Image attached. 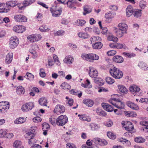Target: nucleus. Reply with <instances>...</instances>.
I'll return each mask as SVG.
<instances>
[{
  "instance_id": "1",
  "label": "nucleus",
  "mask_w": 148,
  "mask_h": 148,
  "mask_svg": "<svg viewBox=\"0 0 148 148\" xmlns=\"http://www.w3.org/2000/svg\"><path fill=\"white\" fill-rule=\"evenodd\" d=\"M109 72L111 75L116 79L121 78L123 75L122 72L115 67L110 69Z\"/></svg>"
},
{
  "instance_id": "2",
  "label": "nucleus",
  "mask_w": 148,
  "mask_h": 148,
  "mask_svg": "<svg viewBox=\"0 0 148 148\" xmlns=\"http://www.w3.org/2000/svg\"><path fill=\"white\" fill-rule=\"evenodd\" d=\"M9 46L11 49L16 48L19 43V40L16 36L11 37L9 40Z\"/></svg>"
},
{
  "instance_id": "3",
  "label": "nucleus",
  "mask_w": 148,
  "mask_h": 148,
  "mask_svg": "<svg viewBox=\"0 0 148 148\" xmlns=\"http://www.w3.org/2000/svg\"><path fill=\"white\" fill-rule=\"evenodd\" d=\"M81 57L84 59L89 61H90V60H97L99 58L98 56L94 53L83 54L82 55Z\"/></svg>"
},
{
  "instance_id": "4",
  "label": "nucleus",
  "mask_w": 148,
  "mask_h": 148,
  "mask_svg": "<svg viewBox=\"0 0 148 148\" xmlns=\"http://www.w3.org/2000/svg\"><path fill=\"white\" fill-rule=\"evenodd\" d=\"M67 122V117L66 115H61L57 118L56 124L59 126H63Z\"/></svg>"
},
{
  "instance_id": "5",
  "label": "nucleus",
  "mask_w": 148,
  "mask_h": 148,
  "mask_svg": "<svg viewBox=\"0 0 148 148\" xmlns=\"http://www.w3.org/2000/svg\"><path fill=\"white\" fill-rule=\"evenodd\" d=\"M50 11L53 16L58 17L61 14L62 9L61 8H57L53 6L51 8Z\"/></svg>"
},
{
  "instance_id": "6",
  "label": "nucleus",
  "mask_w": 148,
  "mask_h": 148,
  "mask_svg": "<svg viewBox=\"0 0 148 148\" xmlns=\"http://www.w3.org/2000/svg\"><path fill=\"white\" fill-rule=\"evenodd\" d=\"M130 90L134 95H141L142 93L139 92L140 89L135 85L131 86L130 87Z\"/></svg>"
},
{
  "instance_id": "7",
  "label": "nucleus",
  "mask_w": 148,
  "mask_h": 148,
  "mask_svg": "<svg viewBox=\"0 0 148 148\" xmlns=\"http://www.w3.org/2000/svg\"><path fill=\"white\" fill-rule=\"evenodd\" d=\"M34 106V103L32 102H30L23 105L22 106L21 109L23 111L27 112L32 110Z\"/></svg>"
},
{
  "instance_id": "8",
  "label": "nucleus",
  "mask_w": 148,
  "mask_h": 148,
  "mask_svg": "<svg viewBox=\"0 0 148 148\" xmlns=\"http://www.w3.org/2000/svg\"><path fill=\"white\" fill-rule=\"evenodd\" d=\"M126 28H115L114 32L118 37H121L125 33H126Z\"/></svg>"
},
{
  "instance_id": "9",
  "label": "nucleus",
  "mask_w": 148,
  "mask_h": 148,
  "mask_svg": "<svg viewBox=\"0 0 148 148\" xmlns=\"http://www.w3.org/2000/svg\"><path fill=\"white\" fill-rule=\"evenodd\" d=\"M15 20L17 22H25L27 19V18L21 14L16 15L14 17Z\"/></svg>"
},
{
  "instance_id": "10",
  "label": "nucleus",
  "mask_w": 148,
  "mask_h": 148,
  "mask_svg": "<svg viewBox=\"0 0 148 148\" xmlns=\"http://www.w3.org/2000/svg\"><path fill=\"white\" fill-rule=\"evenodd\" d=\"M65 110V108L64 106L62 105H57L55 107L54 111L55 112L64 113Z\"/></svg>"
},
{
  "instance_id": "11",
  "label": "nucleus",
  "mask_w": 148,
  "mask_h": 148,
  "mask_svg": "<svg viewBox=\"0 0 148 148\" xmlns=\"http://www.w3.org/2000/svg\"><path fill=\"white\" fill-rule=\"evenodd\" d=\"M89 74L91 77L95 78L98 75L97 71L92 67H89Z\"/></svg>"
},
{
  "instance_id": "12",
  "label": "nucleus",
  "mask_w": 148,
  "mask_h": 148,
  "mask_svg": "<svg viewBox=\"0 0 148 148\" xmlns=\"http://www.w3.org/2000/svg\"><path fill=\"white\" fill-rule=\"evenodd\" d=\"M134 10L131 5L128 6L126 9L127 17H129L131 16L134 13Z\"/></svg>"
},
{
  "instance_id": "13",
  "label": "nucleus",
  "mask_w": 148,
  "mask_h": 148,
  "mask_svg": "<svg viewBox=\"0 0 148 148\" xmlns=\"http://www.w3.org/2000/svg\"><path fill=\"white\" fill-rule=\"evenodd\" d=\"M101 105L103 108L108 112H111L113 110V108L112 106L108 103H102L101 104Z\"/></svg>"
},
{
  "instance_id": "14",
  "label": "nucleus",
  "mask_w": 148,
  "mask_h": 148,
  "mask_svg": "<svg viewBox=\"0 0 148 148\" xmlns=\"http://www.w3.org/2000/svg\"><path fill=\"white\" fill-rule=\"evenodd\" d=\"M115 14L114 12H109L105 14V17L107 20L112 21V19L114 17Z\"/></svg>"
},
{
  "instance_id": "15",
  "label": "nucleus",
  "mask_w": 148,
  "mask_h": 148,
  "mask_svg": "<svg viewBox=\"0 0 148 148\" xmlns=\"http://www.w3.org/2000/svg\"><path fill=\"white\" fill-rule=\"evenodd\" d=\"M126 104L129 107L133 109L136 110H139V108L137 105L130 101H127Z\"/></svg>"
},
{
  "instance_id": "16",
  "label": "nucleus",
  "mask_w": 148,
  "mask_h": 148,
  "mask_svg": "<svg viewBox=\"0 0 148 148\" xmlns=\"http://www.w3.org/2000/svg\"><path fill=\"white\" fill-rule=\"evenodd\" d=\"M124 127L126 130L130 132H131V131L134 129L133 125L131 122L130 121L127 122V123L125 124Z\"/></svg>"
},
{
  "instance_id": "17",
  "label": "nucleus",
  "mask_w": 148,
  "mask_h": 148,
  "mask_svg": "<svg viewBox=\"0 0 148 148\" xmlns=\"http://www.w3.org/2000/svg\"><path fill=\"white\" fill-rule=\"evenodd\" d=\"M113 60L116 62L121 63L123 62V57L120 56H115L113 58Z\"/></svg>"
},
{
  "instance_id": "18",
  "label": "nucleus",
  "mask_w": 148,
  "mask_h": 148,
  "mask_svg": "<svg viewBox=\"0 0 148 148\" xmlns=\"http://www.w3.org/2000/svg\"><path fill=\"white\" fill-rule=\"evenodd\" d=\"M73 61V58L70 56H66L63 60L64 62L67 64H71Z\"/></svg>"
},
{
  "instance_id": "19",
  "label": "nucleus",
  "mask_w": 148,
  "mask_h": 148,
  "mask_svg": "<svg viewBox=\"0 0 148 148\" xmlns=\"http://www.w3.org/2000/svg\"><path fill=\"white\" fill-rule=\"evenodd\" d=\"M16 92L19 95H22L24 94L25 89L22 86H18L16 88Z\"/></svg>"
},
{
  "instance_id": "20",
  "label": "nucleus",
  "mask_w": 148,
  "mask_h": 148,
  "mask_svg": "<svg viewBox=\"0 0 148 148\" xmlns=\"http://www.w3.org/2000/svg\"><path fill=\"white\" fill-rule=\"evenodd\" d=\"M18 3L16 1H10L7 2L6 5L8 6L14 7L18 4Z\"/></svg>"
},
{
  "instance_id": "21",
  "label": "nucleus",
  "mask_w": 148,
  "mask_h": 148,
  "mask_svg": "<svg viewBox=\"0 0 148 148\" xmlns=\"http://www.w3.org/2000/svg\"><path fill=\"white\" fill-rule=\"evenodd\" d=\"M39 104L42 106H47V100L45 97H42L38 101Z\"/></svg>"
},
{
  "instance_id": "22",
  "label": "nucleus",
  "mask_w": 148,
  "mask_h": 148,
  "mask_svg": "<svg viewBox=\"0 0 148 148\" xmlns=\"http://www.w3.org/2000/svg\"><path fill=\"white\" fill-rule=\"evenodd\" d=\"M115 106L119 109H121L124 108V104L121 101H116Z\"/></svg>"
},
{
  "instance_id": "23",
  "label": "nucleus",
  "mask_w": 148,
  "mask_h": 148,
  "mask_svg": "<svg viewBox=\"0 0 148 148\" xmlns=\"http://www.w3.org/2000/svg\"><path fill=\"white\" fill-rule=\"evenodd\" d=\"M83 102L88 107L92 106L94 104V102L92 100L89 99L84 100Z\"/></svg>"
},
{
  "instance_id": "24",
  "label": "nucleus",
  "mask_w": 148,
  "mask_h": 148,
  "mask_svg": "<svg viewBox=\"0 0 148 148\" xmlns=\"http://www.w3.org/2000/svg\"><path fill=\"white\" fill-rule=\"evenodd\" d=\"M138 66L143 70H148V66L145 62L143 61H141L139 62L138 64Z\"/></svg>"
},
{
  "instance_id": "25",
  "label": "nucleus",
  "mask_w": 148,
  "mask_h": 148,
  "mask_svg": "<svg viewBox=\"0 0 148 148\" xmlns=\"http://www.w3.org/2000/svg\"><path fill=\"white\" fill-rule=\"evenodd\" d=\"M118 88L119 90L123 93H126L127 92L128 90L126 88L122 85H119L118 86Z\"/></svg>"
},
{
  "instance_id": "26",
  "label": "nucleus",
  "mask_w": 148,
  "mask_h": 148,
  "mask_svg": "<svg viewBox=\"0 0 148 148\" xmlns=\"http://www.w3.org/2000/svg\"><path fill=\"white\" fill-rule=\"evenodd\" d=\"M93 48L95 49H100L102 47V43L100 42H96L92 45Z\"/></svg>"
},
{
  "instance_id": "27",
  "label": "nucleus",
  "mask_w": 148,
  "mask_h": 148,
  "mask_svg": "<svg viewBox=\"0 0 148 148\" xmlns=\"http://www.w3.org/2000/svg\"><path fill=\"white\" fill-rule=\"evenodd\" d=\"M78 116L79 117V119L83 121H86L88 122H90L91 121L90 119L88 116H86L85 115L79 114Z\"/></svg>"
},
{
  "instance_id": "28",
  "label": "nucleus",
  "mask_w": 148,
  "mask_h": 148,
  "mask_svg": "<svg viewBox=\"0 0 148 148\" xmlns=\"http://www.w3.org/2000/svg\"><path fill=\"white\" fill-rule=\"evenodd\" d=\"M141 11V10L138 9L134 10L133 14L134 16L137 18L140 17L142 14Z\"/></svg>"
},
{
  "instance_id": "29",
  "label": "nucleus",
  "mask_w": 148,
  "mask_h": 148,
  "mask_svg": "<svg viewBox=\"0 0 148 148\" xmlns=\"http://www.w3.org/2000/svg\"><path fill=\"white\" fill-rule=\"evenodd\" d=\"M13 146L16 148H23V146L22 145L21 141L18 140L15 141L13 144Z\"/></svg>"
},
{
  "instance_id": "30",
  "label": "nucleus",
  "mask_w": 148,
  "mask_h": 148,
  "mask_svg": "<svg viewBox=\"0 0 148 148\" xmlns=\"http://www.w3.org/2000/svg\"><path fill=\"white\" fill-rule=\"evenodd\" d=\"M9 105H8V106H0V112L3 113L6 112L9 109Z\"/></svg>"
},
{
  "instance_id": "31",
  "label": "nucleus",
  "mask_w": 148,
  "mask_h": 148,
  "mask_svg": "<svg viewBox=\"0 0 148 148\" xmlns=\"http://www.w3.org/2000/svg\"><path fill=\"white\" fill-rule=\"evenodd\" d=\"M25 121V119L24 118L21 117L17 119L14 121V123L16 124H21L24 123Z\"/></svg>"
},
{
  "instance_id": "32",
  "label": "nucleus",
  "mask_w": 148,
  "mask_h": 148,
  "mask_svg": "<svg viewBox=\"0 0 148 148\" xmlns=\"http://www.w3.org/2000/svg\"><path fill=\"white\" fill-rule=\"evenodd\" d=\"M84 12L83 14L84 15H86V14L90 13L91 12V10L89 8L88 6L87 5L84 6Z\"/></svg>"
},
{
  "instance_id": "33",
  "label": "nucleus",
  "mask_w": 148,
  "mask_h": 148,
  "mask_svg": "<svg viewBox=\"0 0 148 148\" xmlns=\"http://www.w3.org/2000/svg\"><path fill=\"white\" fill-rule=\"evenodd\" d=\"M107 38L108 40L112 41L114 42H116L118 41V38L116 37H114L111 34H110V35L108 36Z\"/></svg>"
},
{
  "instance_id": "34",
  "label": "nucleus",
  "mask_w": 148,
  "mask_h": 148,
  "mask_svg": "<svg viewBox=\"0 0 148 148\" xmlns=\"http://www.w3.org/2000/svg\"><path fill=\"white\" fill-rule=\"evenodd\" d=\"M96 112L98 115L101 116H105L106 115V112L101 109H97L96 110Z\"/></svg>"
},
{
  "instance_id": "35",
  "label": "nucleus",
  "mask_w": 148,
  "mask_h": 148,
  "mask_svg": "<svg viewBox=\"0 0 148 148\" xmlns=\"http://www.w3.org/2000/svg\"><path fill=\"white\" fill-rule=\"evenodd\" d=\"M12 59V56L11 55L8 54L6 57L5 62L7 64L10 63Z\"/></svg>"
},
{
  "instance_id": "36",
  "label": "nucleus",
  "mask_w": 148,
  "mask_h": 148,
  "mask_svg": "<svg viewBox=\"0 0 148 148\" xmlns=\"http://www.w3.org/2000/svg\"><path fill=\"white\" fill-rule=\"evenodd\" d=\"M134 141L137 143H142L145 142V139L142 137H138L135 138Z\"/></svg>"
},
{
  "instance_id": "37",
  "label": "nucleus",
  "mask_w": 148,
  "mask_h": 148,
  "mask_svg": "<svg viewBox=\"0 0 148 148\" xmlns=\"http://www.w3.org/2000/svg\"><path fill=\"white\" fill-rule=\"evenodd\" d=\"M101 40V38L99 36H94L90 39L91 43H93L97 40L100 41Z\"/></svg>"
},
{
  "instance_id": "38",
  "label": "nucleus",
  "mask_w": 148,
  "mask_h": 148,
  "mask_svg": "<svg viewBox=\"0 0 148 148\" xmlns=\"http://www.w3.org/2000/svg\"><path fill=\"white\" fill-rule=\"evenodd\" d=\"M34 77V75H33L28 72L27 73L26 75L24 76L25 78L30 80H33Z\"/></svg>"
},
{
  "instance_id": "39",
  "label": "nucleus",
  "mask_w": 148,
  "mask_h": 148,
  "mask_svg": "<svg viewBox=\"0 0 148 148\" xmlns=\"http://www.w3.org/2000/svg\"><path fill=\"white\" fill-rule=\"evenodd\" d=\"M78 36L79 37L83 39L87 38L88 37V35L85 33H78Z\"/></svg>"
},
{
  "instance_id": "40",
  "label": "nucleus",
  "mask_w": 148,
  "mask_h": 148,
  "mask_svg": "<svg viewBox=\"0 0 148 148\" xmlns=\"http://www.w3.org/2000/svg\"><path fill=\"white\" fill-rule=\"evenodd\" d=\"M35 134L34 133H32L28 132L25 135V138L28 139H32L34 137Z\"/></svg>"
},
{
  "instance_id": "41",
  "label": "nucleus",
  "mask_w": 148,
  "mask_h": 148,
  "mask_svg": "<svg viewBox=\"0 0 148 148\" xmlns=\"http://www.w3.org/2000/svg\"><path fill=\"white\" fill-rule=\"evenodd\" d=\"M123 54L126 57L131 58L136 56V54L133 53L123 52Z\"/></svg>"
},
{
  "instance_id": "42",
  "label": "nucleus",
  "mask_w": 148,
  "mask_h": 148,
  "mask_svg": "<svg viewBox=\"0 0 148 148\" xmlns=\"http://www.w3.org/2000/svg\"><path fill=\"white\" fill-rule=\"evenodd\" d=\"M13 29L16 33H21L26 30L25 28H13Z\"/></svg>"
},
{
  "instance_id": "43",
  "label": "nucleus",
  "mask_w": 148,
  "mask_h": 148,
  "mask_svg": "<svg viewBox=\"0 0 148 148\" xmlns=\"http://www.w3.org/2000/svg\"><path fill=\"white\" fill-rule=\"evenodd\" d=\"M107 136L109 138L112 139H114L116 138V135L111 132H108Z\"/></svg>"
},
{
  "instance_id": "44",
  "label": "nucleus",
  "mask_w": 148,
  "mask_h": 148,
  "mask_svg": "<svg viewBox=\"0 0 148 148\" xmlns=\"http://www.w3.org/2000/svg\"><path fill=\"white\" fill-rule=\"evenodd\" d=\"M86 23V21L84 20H78L77 21V25L78 26H82Z\"/></svg>"
},
{
  "instance_id": "45",
  "label": "nucleus",
  "mask_w": 148,
  "mask_h": 148,
  "mask_svg": "<svg viewBox=\"0 0 148 148\" xmlns=\"http://www.w3.org/2000/svg\"><path fill=\"white\" fill-rule=\"evenodd\" d=\"M107 82L109 84H112L114 82V80L110 77H108L106 78Z\"/></svg>"
},
{
  "instance_id": "46",
  "label": "nucleus",
  "mask_w": 148,
  "mask_h": 148,
  "mask_svg": "<svg viewBox=\"0 0 148 148\" xmlns=\"http://www.w3.org/2000/svg\"><path fill=\"white\" fill-rule=\"evenodd\" d=\"M34 36L33 34L28 36L27 38L28 40L31 42H34Z\"/></svg>"
},
{
  "instance_id": "47",
  "label": "nucleus",
  "mask_w": 148,
  "mask_h": 148,
  "mask_svg": "<svg viewBox=\"0 0 148 148\" xmlns=\"http://www.w3.org/2000/svg\"><path fill=\"white\" fill-rule=\"evenodd\" d=\"M34 36V42L39 40L42 38L41 36L39 34H33Z\"/></svg>"
},
{
  "instance_id": "48",
  "label": "nucleus",
  "mask_w": 148,
  "mask_h": 148,
  "mask_svg": "<svg viewBox=\"0 0 148 148\" xmlns=\"http://www.w3.org/2000/svg\"><path fill=\"white\" fill-rule=\"evenodd\" d=\"M146 2L144 1H141L140 2L139 5L142 9H144L146 6Z\"/></svg>"
},
{
  "instance_id": "49",
  "label": "nucleus",
  "mask_w": 148,
  "mask_h": 148,
  "mask_svg": "<svg viewBox=\"0 0 148 148\" xmlns=\"http://www.w3.org/2000/svg\"><path fill=\"white\" fill-rule=\"evenodd\" d=\"M49 121L52 124L54 125H56V124L57 119L54 118L53 117L51 116L49 118Z\"/></svg>"
},
{
  "instance_id": "50",
  "label": "nucleus",
  "mask_w": 148,
  "mask_h": 148,
  "mask_svg": "<svg viewBox=\"0 0 148 148\" xmlns=\"http://www.w3.org/2000/svg\"><path fill=\"white\" fill-rule=\"evenodd\" d=\"M101 139L98 138H95L93 139L92 141L93 142L96 144L100 145Z\"/></svg>"
},
{
  "instance_id": "51",
  "label": "nucleus",
  "mask_w": 148,
  "mask_h": 148,
  "mask_svg": "<svg viewBox=\"0 0 148 148\" xmlns=\"http://www.w3.org/2000/svg\"><path fill=\"white\" fill-rule=\"evenodd\" d=\"M49 128V125L47 123H44L42 125V129L43 131Z\"/></svg>"
},
{
  "instance_id": "52",
  "label": "nucleus",
  "mask_w": 148,
  "mask_h": 148,
  "mask_svg": "<svg viewBox=\"0 0 148 148\" xmlns=\"http://www.w3.org/2000/svg\"><path fill=\"white\" fill-rule=\"evenodd\" d=\"M102 29L101 33L103 34H106V35H109L110 34V33L108 31L107 28H102Z\"/></svg>"
},
{
  "instance_id": "53",
  "label": "nucleus",
  "mask_w": 148,
  "mask_h": 148,
  "mask_svg": "<svg viewBox=\"0 0 148 148\" xmlns=\"http://www.w3.org/2000/svg\"><path fill=\"white\" fill-rule=\"evenodd\" d=\"M119 141L122 142H125V143L127 144L128 145H131V143L128 140H126L125 139L123 138H121L120 139Z\"/></svg>"
},
{
  "instance_id": "54",
  "label": "nucleus",
  "mask_w": 148,
  "mask_h": 148,
  "mask_svg": "<svg viewBox=\"0 0 148 148\" xmlns=\"http://www.w3.org/2000/svg\"><path fill=\"white\" fill-rule=\"evenodd\" d=\"M91 128L93 130H97L99 127L97 125L92 124L91 125Z\"/></svg>"
},
{
  "instance_id": "55",
  "label": "nucleus",
  "mask_w": 148,
  "mask_h": 148,
  "mask_svg": "<svg viewBox=\"0 0 148 148\" xmlns=\"http://www.w3.org/2000/svg\"><path fill=\"white\" fill-rule=\"evenodd\" d=\"M116 53V51L115 50H112L108 51L107 52V54L109 56H113Z\"/></svg>"
},
{
  "instance_id": "56",
  "label": "nucleus",
  "mask_w": 148,
  "mask_h": 148,
  "mask_svg": "<svg viewBox=\"0 0 148 148\" xmlns=\"http://www.w3.org/2000/svg\"><path fill=\"white\" fill-rule=\"evenodd\" d=\"M118 26L120 28H126L128 27L127 24L124 23H119Z\"/></svg>"
},
{
  "instance_id": "57",
  "label": "nucleus",
  "mask_w": 148,
  "mask_h": 148,
  "mask_svg": "<svg viewBox=\"0 0 148 148\" xmlns=\"http://www.w3.org/2000/svg\"><path fill=\"white\" fill-rule=\"evenodd\" d=\"M33 120L34 122L37 123L40 122L42 121V119L40 117L37 116L34 118Z\"/></svg>"
},
{
  "instance_id": "58",
  "label": "nucleus",
  "mask_w": 148,
  "mask_h": 148,
  "mask_svg": "<svg viewBox=\"0 0 148 148\" xmlns=\"http://www.w3.org/2000/svg\"><path fill=\"white\" fill-rule=\"evenodd\" d=\"M67 148H76L75 145L71 143H68L66 144Z\"/></svg>"
},
{
  "instance_id": "59",
  "label": "nucleus",
  "mask_w": 148,
  "mask_h": 148,
  "mask_svg": "<svg viewBox=\"0 0 148 148\" xmlns=\"http://www.w3.org/2000/svg\"><path fill=\"white\" fill-rule=\"evenodd\" d=\"M40 77H45L46 76V74L44 71V69H41L40 70Z\"/></svg>"
},
{
  "instance_id": "60",
  "label": "nucleus",
  "mask_w": 148,
  "mask_h": 148,
  "mask_svg": "<svg viewBox=\"0 0 148 148\" xmlns=\"http://www.w3.org/2000/svg\"><path fill=\"white\" fill-rule=\"evenodd\" d=\"M123 48L125 49L124 47V45L120 44V43H117L116 44V48L118 49H121Z\"/></svg>"
},
{
  "instance_id": "61",
  "label": "nucleus",
  "mask_w": 148,
  "mask_h": 148,
  "mask_svg": "<svg viewBox=\"0 0 148 148\" xmlns=\"http://www.w3.org/2000/svg\"><path fill=\"white\" fill-rule=\"evenodd\" d=\"M22 5H23L24 7H25L31 5V4L28 0H25L23 1Z\"/></svg>"
},
{
  "instance_id": "62",
  "label": "nucleus",
  "mask_w": 148,
  "mask_h": 148,
  "mask_svg": "<svg viewBox=\"0 0 148 148\" xmlns=\"http://www.w3.org/2000/svg\"><path fill=\"white\" fill-rule=\"evenodd\" d=\"M30 52L33 55V58H36L37 56V54L36 51L34 50H31Z\"/></svg>"
},
{
  "instance_id": "63",
  "label": "nucleus",
  "mask_w": 148,
  "mask_h": 148,
  "mask_svg": "<svg viewBox=\"0 0 148 148\" xmlns=\"http://www.w3.org/2000/svg\"><path fill=\"white\" fill-rule=\"evenodd\" d=\"M37 129V127L34 126L32 127H31V129L30 130V133H34V134H35V131Z\"/></svg>"
},
{
  "instance_id": "64",
  "label": "nucleus",
  "mask_w": 148,
  "mask_h": 148,
  "mask_svg": "<svg viewBox=\"0 0 148 148\" xmlns=\"http://www.w3.org/2000/svg\"><path fill=\"white\" fill-rule=\"evenodd\" d=\"M91 86H92L90 84V82L87 79L86 80V83L85 84V85L84 86V87L89 88L91 87Z\"/></svg>"
}]
</instances>
